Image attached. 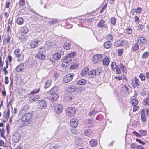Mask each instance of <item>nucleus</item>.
<instances>
[{"mask_svg":"<svg viewBox=\"0 0 149 149\" xmlns=\"http://www.w3.org/2000/svg\"><path fill=\"white\" fill-rule=\"evenodd\" d=\"M133 106V111L134 112L136 111L139 108V107L137 106V105Z\"/></svg>","mask_w":149,"mask_h":149,"instance_id":"nucleus-61","label":"nucleus"},{"mask_svg":"<svg viewBox=\"0 0 149 149\" xmlns=\"http://www.w3.org/2000/svg\"><path fill=\"white\" fill-rule=\"evenodd\" d=\"M78 123V121L75 118H72L70 120V125L73 127L75 128L76 127Z\"/></svg>","mask_w":149,"mask_h":149,"instance_id":"nucleus-12","label":"nucleus"},{"mask_svg":"<svg viewBox=\"0 0 149 149\" xmlns=\"http://www.w3.org/2000/svg\"><path fill=\"white\" fill-rule=\"evenodd\" d=\"M89 70V69L88 67H86L82 69L81 74L82 76H84L87 74Z\"/></svg>","mask_w":149,"mask_h":149,"instance_id":"nucleus-21","label":"nucleus"},{"mask_svg":"<svg viewBox=\"0 0 149 149\" xmlns=\"http://www.w3.org/2000/svg\"><path fill=\"white\" fill-rule=\"evenodd\" d=\"M71 45L69 43L66 42L64 44L63 47L64 49L66 50H68L70 48Z\"/></svg>","mask_w":149,"mask_h":149,"instance_id":"nucleus-42","label":"nucleus"},{"mask_svg":"<svg viewBox=\"0 0 149 149\" xmlns=\"http://www.w3.org/2000/svg\"><path fill=\"white\" fill-rule=\"evenodd\" d=\"M61 56V54L57 52L53 54L52 57L54 60H58L60 59Z\"/></svg>","mask_w":149,"mask_h":149,"instance_id":"nucleus-27","label":"nucleus"},{"mask_svg":"<svg viewBox=\"0 0 149 149\" xmlns=\"http://www.w3.org/2000/svg\"><path fill=\"white\" fill-rule=\"evenodd\" d=\"M58 91V87L56 86H54L49 91V93L50 94H55Z\"/></svg>","mask_w":149,"mask_h":149,"instance_id":"nucleus-29","label":"nucleus"},{"mask_svg":"<svg viewBox=\"0 0 149 149\" xmlns=\"http://www.w3.org/2000/svg\"><path fill=\"white\" fill-rule=\"evenodd\" d=\"M40 88L35 89L31 91L30 92V94H35L38 93L40 91Z\"/></svg>","mask_w":149,"mask_h":149,"instance_id":"nucleus-50","label":"nucleus"},{"mask_svg":"<svg viewBox=\"0 0 149 149\" xmlns=\"http://www.w3.org/2000/svg\"><path fill=\"white\" fill-rule=\"evenodd\" d=\"M93 134L92 131L90 129H88L84 131V134L87 136H91Z\"/></svg>","mask_w":149,"mask_h":149,"instance_id":"nucleus-34","label":"nucleus"},{"mask_svg":"<svg viewBox=\"0 0 149 149\" xmlns=\"http://www.w3.org/2000/svg\"><path fill=\"white\" fill-rule=\"evenodd\" d=\"M139 78L142 81H144L145 80L146 77L145 75L143 73H140L139 76Z\"/></svg>","mask_w":149,"mask_h":149,"instance_id":"nucleus-57","label":"nucleus"},{"mask_svg":"<svg viewBox=\"0 0 149 149\" xmlns=\"http://www.w3.org/2000/svg\"><path fill=\"white\" fill-rule=\"evenodd\" d=\"M123 52V49H120L118 50V55L120 56L122 54Z\"/></svg>","mask_w":149,"mask_h":149,"instance_id":"nucleus-62","label":"nucleus"},{"mask_svg":"<svg viewBox=\"0 0 149 149\" xmlns=\"http://www.w3.org/2000/svg\"><path fill=\"white\" fill-rule=\"evenodd\" d=\"M135 84L138 87L139 86L140 84V82L138 79L136 78V77L134 78Z\"/></svg>","mask_w":149,"mask_h":149,"instance_id":"nucleus-51","label":"nucleus"},{"mask_svg":"<svg viewBox=\"0 0 149 149\" xmlns=\"http://www.w3.org/2000/svg\"><path fill=\"white\" fill-rule=\"evenodd\" d=\"M114 78L117 80H121L122 79V77L120 75H116L114 77Z\"/></svg>","mask_w":149,"mask_h":149,"instance_id":"nucleus-63","label":"nucleus"},{"mask_svg":"<svg viewBox=\"0 0 149 149\" xmlns=\"http://www.w3.org/2000/svg\"><path fill=\"white\" fill-rule=\"evenodd\" d=\"M24 67V64L22 63L20 64L16 67L15 69L17 71L19 72L23 70Z\"/></svg>","mask_w":149,"mask_h":149,"instance_id":"nucleus-30","label":"nucleus"},{"mask_svg":"<svg viewBox=\"0 0 149 149\" xmlns=\"http://www.w3.org/2000/svg\"><path fill=\"white\" fill-rule=\"evenodd\" d=\"M130 103L132 106L137 105L138 103V100L135 98L132 99L130 101Z\"/></svg>","mask_w":149,"mask_h":149,"instance_id":"nucleus-33","label":"nucleus"},{"mask_svg":"<svg viewBox=\"0 0 149 149\" xmlns=\"http://www.w3.org/2000/svg\"><path fill=\"white\" fill-rule=\"evenodd\" d=\"M89 143L91 147H95L97 145V141L96 139H93L90 141Z\"/></svg>","mask_w":149,"mask_h":149,"instance_id":"nucleus-19","label":"nucleus"},{"mask_svg":"<svg viewBox=\"0 0 149 149\" xmlns=\"http://www.w3.org/2000/svg\"><path fill=\"white\" fill-rule=\"evenodd\" d=\"M126 31L127 33L129 34H131L133 32L132 29L129 27L126 28Z\"/></svg>","mask_w":149,"mask_h":149,"instance_id":"nucleus-52","label":"nucleus"},{"mask_svg":"<svg viewBox=\"0 0 149 149\" xmlns=\"http://www.w3.org/2000/svg\"><path fill=\"white\" fill-rule=\"evenodd\" d=\"M38 107L39 109H42L45 108L47 106V103L44 100L41 99L38 101Z\"/></svg>","mask_w":149,"mask_h":149,"instance_id":"nucleus-7","label":"nucleus"},{"mask_svg":"<svg viewBox=\"0 0 149 149\" xmlns=\"http://www.w3.org/2000/svg\"><path fill=\"white\" fill-rule=\"evenodd\" d=\"M38 53L45 54L46 53V49L43 46H40L38 48Z\"/></svg>","mask_w":149,"mask_h":149,"instance_id":"nucleus-22","label":"nucleus"},{"mask_svg":"<svg viewBox=\"0 0 149 149\" xmlns=\"http://www.w3.org/2000/svg\"><path fill=\"white\" fill-rule=\"evenodd\" d=\"M110 59L109 57L106 56L102 60L103 64L104 65L108 66L110 62Z\"/></svg>","mask_w":149,"mask_h":149,"instance_id":"nucleus-17","label":"nucleus"},{"mask_svg":"<svg viewBox=\"0 0 149 149\" xmlns=\"http://www.w3.org/2000/svg\"><path fill=\"white\" fill-rule=\"evenodd\" d=\"M10 37L9 35L7 36V37H5L3 40V43L4 44L6 45L9 43L10 40Z\"/></svg>","mask_w":149,"mask_h":149,"instance_id":"nucleus-32","label":"nucleus"},{"mask_svg":"<svg viewBox=\"0 0 149 149\" xmlns=\"http://www.w3.org/2000/svg\"><path fill=\"white\" fill-rule=\"evenodd\" d=\"M139 132L140 133L141 136H144L147 134V132L146 130H139Z\"/></svg>","mask_w":149,"mask_h":149,"instance_id":"nucleus-43","label":"nucleus"},{"mask_svg":"<svg viewBox=\"0 0 149 149\" xmlns=\"http://www.w3.org/2000/svg\"><path fill=\"white\" fill-rule=\"evenodd\" d=\"M86 83V81L84 79H82L78 81L77 84L82 85L85 84Z\"/></svg>","mask_w":149,"mask_h":149,"instance_id":"nucleus-39","label":"nucleus"},{"mask_svg":"<svg viewBox=\"0 0 149 149\" xmlns=\"http://www.w3.org/2000/svg\"><path fill=\"white\" fill-rule=\"evenodd\" d=\"M134 18L135 22L136 23L139 24V17L136 15H135Z\"/></svg>","mask_w":149,"mask_h":149,"instance_id":"nucleus-64","label":"nucleus"},{"mask_svg":"<svg viewBox=\"0 0 149 149\" xmlns=\"http://www.w3.org/2000/svg\"><path fill=\"white\" fill-rule=\"evenodd\" d=\"M39 43V41L38 40H32L30 42V45L31 48H34L38 46Z\"/></svg>","mask_w":149,"mask_h":149,"instance_id":"nucleus-10","label":"nucleus"},{"mask_svg":"<svg viewBox=\"0 0 149 149\" xmlns=\"http://www.w3.org/2000/svg\"><path fill=\"white\" fill-rule=\"evenodd\" d=\"M102 57L103 56L102 54H95L93 56L92 61L94 64L98 63L101 61Z\"/></svg>","mask_w":149,"mask_h":149,"instance_id":"nucleus-4","label":"nucleus"},{"mask_svg":"<svg viewBox=\"0 0 149 149\" xmlns=\"http://www.w3.org/2000/svg\"><path fill=\"white\" fill-rule=\"evenodd\" d=\"M50 95H51L50 99L53 102L56 101L59 97V95L57 93Z\"/></svg>","mask_w":149,"mask_h":149,"instance_id":"nucleus-20","label":"nucleus"},{"mask_svg":"<svg viewBox=\"0 0 149 149\" xmlns=\"http://www.w3.org/2000/svg\"><path fill=\"white\" fill-rule=\"evenodd\" d=\"M96 74V69H93L88 73V75L90 77L92 78L95 76Z\"/></svg>","mask_w":149,"mask_h":149,"instance_id":"nucleus-23","label":"nucleus"},{"mask_svg":"<svg viewBox=\"0 0 149 149\" xmlns=\"http://www.w3.org/2000/svg\"><path fill=\"white\" fill-rule=\"evenodd\" d=\"M40 98V96L38 95H32L29 97V100L31 102L37 101Z\"/></svg>","mask_w":149,"mask_h":149,"instance_id":"nucleus-11","label":"nucleus"},{"mask_svg":"<svg viewBox=\"0 0 149 149\" xmlns=\"http://www.w3.org/2000/svg\"><path fill=\"white\" fill-rule=\"evenodd\" d=\"M116 19L114 17H112L111 19V24L113 25L114 26L116 23Z\"/></svg>","mask_w":149,"mask_h":149,"instance_id":"nucleus-48","label":"nucleus"},{"mask_svg":"<svg viewBox=\"0 0 149 149\" xmlns=\"http://www.w3.org/2000/svg\"><path fill=\"white\" fill-rule=\"evenodd\" d=\"M73 61V62H71V63H72L71 64L72 65L70 67V68L71 69H75L77 68L79 66L78 62L77 61V59H74Z\"/></svg>","mask_w":149,"mask_h":149,"instance_id":"nucleus-15","label":"nucleus"},{"mask_svg":"<svg viewBox=\"0 0 149 149\" xmlns=\"http://www.w3.org/2000/svg\"><path fill=\"white\" fill-rule=\"evenodd\" d=\"M149 56V52H146L143 53L141 56L142 58H147Z\"/></svg>","mask_w":149,"mask_h":149,"instance_id":"nucleus-44","label":"nucleus"},{"mask_svg":"<svg viewBox=\"0 0 149 149\" xmlns=\"http://www.w3.org/2000/svg\"><path fill=\"white\" fill-rule=\"evenodd\" d=\"M33 114L31 112H28L22 115L21 118L22 124L19 127H22L26 125L30 124L32 123L33 120Z\"/></svg>","mask_w":149,"mask_h":149,"instance_id":"nucleus-1","label":"nucleus"},{"mask_svg":"<svg viewBox=\"0 0 149 149\" xmlns=\"http://www.w3.org/2000/svg\"><path fill=\"white\" fill-rule=\"evenodd\" d=\"M66 115L68 116H73L76 112V109L72 107L67 108L65 111Z\"/></svg>","mask_w":149,"mask_h":149,"instance_id":"nucleus-5","label":"nucleus"},{"mask_svg":"<svg viewBox=\"0 0 149 149\" xmlns=\"http://www.w3.org/2000/svg\"><path fill=\"white\" fill-rule=\"evenodd\" d=\"M139 41L143 44H144L147 42L146 39L143 36L139 37L137 39V41L139 42Z\"/></svg>","mask_w":149,"mask_h":149,"instance_id":"nucleus-26","label":"nucleus"},{"mask_svg":"<svg viewBox=\"0 0 149 149\" xmlns=\"http://www.w3.org/2000/svg\"><path fill=\"white\" fill-rule=\"evenodd\" d=\"M117 66L116 65V63L115 62H112L111 64V68L112 70L114 71L116 69V67Z\"/></svg>","mask_w":149,"mask_h":149,"instance_id":"nucleus-47","label":"nucleus"},{"mask_svg":"<svg viewBox=\"0 0 149 149\" xmlns=\"http://www.w3.org/2000/svg\"><path fill=\"white\" fill-rule=\"evenodd\" d=\"M105 22L103 19L100 20L97 23V26L99 27H103L104 25Z\"/></svg>","mask_w":149,"mask_h":149,"instance_id":"nucleus-36","label":"nucleus"},{"mask_svg":"<svg viewBox=\"0 0 149 149\" xmlns=\"http://www.w3.org/2000/svg\"><path fill=\"white\" fill-rule=\"evenodd\" d=\"M143 104L145 106L149 105V98H146L144 99L143 102Z\"/></svg>","mask_w":149,"mask_h":149,"instance_id":"nucleus-38","label":"nucleus"},{"mask_svg":"<svg viewBox=\"0 0 149 149\" xmlns=\"http://www.w3.org/2000/svg\"><path fill=\"white\" fill-rule=\"evenodd\" d=\"M51 81L50 80H48L45 83L44 88H47L50 86L51 85Z\"/></svg>","mask_w":149,"mask_h":149,"instance_id":"nucleus-45","label":"nucleus"},{"mask_svg":"<svg viewBox=\"0 0 149 149\" xmlns=\"http://www.w3.org/2000/svg\"><path fill=\"white\" fill-rule=\"evenodd\" d=\"M112 44L110 41L107 40L103 44V47L106 49L110 48L112 46Z\"/></svg>","mask_w":149,"mask_h":149,"instance_id":"nucleus-16","label":"nucleus"},{"mask_svg":"<svg viewBox=\"0 0 149 149\" xmlns=\"http://www.w3.org/2000/svg\"><path fill=\"white\" fill-rule=\"evenodd\" d=\"M29 29L27 26H24L21 27L19 32V33L20 34V38L22 39V37L24 36L23 38V39L24 38V39H26L27 36V35L25 36V35L27 33Z\"/></svg>","mask_w":149,"mask_h":149,"instance_id":"nucleus-2","label":"nucleus"},{"mask_svg":"<svg viewBox=\"0 0 149 149\" xmlns=\"http://www.w3.org/2000/svg\"><path fill=\"white\" fill-rule=\"evenodd\" d=\"M119 66L120 68L123 72L125 73H127V70L125 65H124L123 64L121 63L119 64Z\"/></svg>","mask_w":149,"mask_h":149,"instance_id":"nucleus-25","label":"nucleus"},{"mask_svg":"<svg viewBox=\"0 0 149 149\" xmlns=\"http://www.w3.org/2000/svg\"><path fill=\"white\" fill-rule=\"evenodd\" d=\"M77 55L76 53L75 52H72L68 54L67 58H72L75 56Z\"/></svg>","mask_w":149,"mask_h":149,"instance_id":"nucleus-37","label":"nucleus"},{"mask_svg":"<svg viewBox=\"0 0 149 149\" xmlns=\"http://www.w3.org/2000/svg\"><path fill=\"white\" fill-rule=\"evenodd\" d=\"M10 111L9 109H8L6 111L4 112L3 117L4 119L3 120V121L5 123L6 121H8V119L9 118Z\"/></svg>","mask_w":149,"mask_h":149,"instance_id":"nucleus-13","label":"nucleus"},{"mask_svg":"<svg viewBox=\"0 0 149 149\" xmlns=\"http://www.w3.org/2000/svg\"><path fill=\"white\" fill-rule=\"evenodd\" d=\"M5 129L4 128L0 129V136L1 137L5 138Z\"/></svg>","mask_w":149,"mask_h":149,"instance_id":"nucleus-46","label":"nucleus"},{"mask_svg":"<svg viewBox=\"0 0 149 149\" xmlns=\"http://www.w3.org/2000/svg\"><path fill=\"white\" fill-rule=\"evenodd\" d=\"M74 74L73 73H69L63 77V81L65 83L70 81L73 79Z\"/></svg>","mask_w":149,"mask_h":149,"instance_id":"nucleus-6","label":"nucleus"},{"mask_svg":"<svg viewBox=\"0 0 149 149\" xmlns=\"http://www.w3.org/2000/svg\"><path fill=\"white\" fill-rule=\"evenodd\" d=\"M116 73L119 74L121 73V71L120 70V68L118 67V65H117V66L116 67Z\"/></svg>","mask_w":149,"mask_h":149,"instance_id":"nucleus-59","label":"nucleus"},{"mask_svg":"<svg viewBox=\"0 0 149 149\" xmlns=\"http://www.w3.org/2000/svg\"><path fill=\"white\" fill-rule=\"evenodd\" d=\"M21 136L18 133H15L13 135L12 140L13 143H17L19 142L21 138Z\"/></svg>","mask_w":149,"mask_h":149,"instance_id":"nucleus-8","label":"nucleus"},{"mask_svg":"<svg viewBox=\"0 0 149 149\" xmlns=\"http://www.w3.org/2000/svg\"><path fill=\"white\" fill-rule=\"evenodd\" d=\"M140 113L142 121L143 122H146L147 120V118L146 116L145 113H146L147 116H149V109H143L141 110Z\"/></svg>","mask_w":149,"mask_h":149,"instance_id":"nucleus-3","label":"nucleus"},{"mask_svg":"<svg viewBox=\"0 0 149 149\" xmlns=\"http://www.w3.org/2000/svg\"><path fill=\"white\" fill-rule=\"evenodd\" d=\"M139 46L137 43L134 44L132 46V49L133 51H136L139 49Z\"/></svg>","mask_w":149,"mask_h":149,"instance_id":"nucleus-41","label":"nucleus"},{"mask_svg":"<svg viewBox=\"0 0 149 149\" xmlns=\"http://www.w3.org/2000/svg\"><path fill=\"white\" fill-rule=\"evenodd\" d=\"M19 4L20 7L24 6L25 4V0H19Z\"/></svg>","mask_w":149,"mask_h":149,"instance_id":"nucleus-55","label":"nucleus"},{"mask_svg":"<svg viewBox=\"0 0 149 149\" xmlns=\"http://www.w3.org/2000/svg\"><path fill=\"white\" fill-rule=\"evenodd\" d=\"M122 90L124 93H126L127 92H128L129 89L126 85H124L123 87H122Z\"/></svg>","mask_w":149,"mask_h":149,"instance_id":"nucleus-49","label":"nucleus"},{"mask_svg":"<svg viewBox=\"0 0 149 149\" xmlns=\"http://www.w3.org/2000/svg\"><path fill=\"white\" fill-rule=\"evenodd\" d=\"M18 94L20 96H23L24 94L26 93L25 90L23 88L19 89L18 91Z\"/></svg>","mask_w":149,"mask_h":149,"instance_id":"nucleus-31","label":"nucleus"},{"mask_svg":"<svg viewBox=\"0 0 149 149\" xmlns=\"http://www.w3.org/2000/svg\"><path fill=\"white\" fill-rule=\"evenodd\" d=\"M120 46H123L128 44V42L127 41H124L123 40H120Z\"/></svg>","mask_w":149,"mask_h":149,"instance_id":"nucleus-53","label":"nucleus"},{"mask_svg":"<svg viewBox=\"0 0 149 149\" xmlns=\"http://www.w3.org/2000/svg\"><path fill=\"white\" fill-rule=\"evenodd\" d=\"M72 98V95L66 94L64 95V98L65 100L68 102L69 101L71 100Z\"/></svg>","mask_w":149,"mask_h":149,"instance_id":"nucleus-35","label":"nucleus"},{"mask_svg":"<svg viewBox=\"0 0 149 149\" xmlns=\"http://www.w3.org/2000/svg\"><path fill=\"white\" fill-rule=\"evenodd\" d=\"M16 22L19 25H22L24 22V20L22 17H19L17 19Z\"/></svg>","mask_w":149,"mask_h":149,"instance_id":"nucleus-28","label":"nucleus"},{"mask_svg":"<svg viewBox=\"0 0 149 149\" xmlns=\"http://www.w3.org/2000/svg\"><path fill=\"white\" fill-rule=\"evenodd\" d=\"M36 57L40 60H44L46 57L45 54L37 53L36 55Z\"/></svg>","mask_w":149,"mask_h":149,"instance_id":"nucleus-24","label":"nucleus"},{"mask_svg":"<svg viewBox=\"0 0 149 149\" xmlns=\"http://www.w3.org/2000/svg\"><path fill=\"white\" fill-rule=\"evenodd\" d=\"M72 60H66L65 61H63L61 64L62 66L64 68H66L69 66L72 63H71V61Z\"/></svg>","mask_w":149,"mask_h":149,"instance_id":"nucleus-14","label":"nucleus"},{"mask_svg":"<svg viewBox=\"0 0 149 149\" xmlns=\"http://www.w3.org/2000/svg\"><path fill=\"white\" fill-rule=\"evenodd\" d=\"M4 64V61L3 60H2V58L1 56H0V68H3Z\"/></svg>","mask_w":149,"mask_h":149,"instance_id":"nucleus-54","label":"nucleus"},{"mask_svg":"<svg viewBox=\"0 0 149 149\" xmlns=\"http://www.w3.org/2000/svg\"><path fill=\"white\" fill-rule=\"evenodd\" d=\"M20 50L19 48L16 49L14 51V53L15 55V57L18 58V60L20 61L22 60H20L19 58L21 56V54H20Z\"/></svg>","mask_w":149,"mask_h":149,"instance_id":"nucleus-18","label":"nucleus"},{"mask_svg":"<svg viewBox=\"0 0 149 149\" xmlns=\"http://www.w3.org/2000/svg\"><path fill=\"white\" fill-rule=\"evenodd\" d=\"M144 28L143 26L141 24H139L137 26V29L139 31H141Z\"/></svg>","mask_w":149,"mask_h":149,"instance_id":"nucleus-56","label":"nucleus"},{"mask_svg":"<svg viewBox=\"0 0 149 149\" xmlns=\"http://www.w3.org/2000/svg\"><path fill=\"white\" fill-rule=\"evenodd\" d=\"M113 35L112 33H110L107 34L106 36L107 40L109 41L112 40L113 39Z\"/></svg>","mask_w":149,"mask_h":149,"instance_id":"nucleus-40","label":"nucleus"},{"mask_svg":"<svg viewBox=\"0 0 149 149\" xmlns=\"http://www.w3.org/2000/svg\"><path fill=\"white\" fill-rule=\"evenodd\" d=\"M53 110L56 113H60L63 110V106L60 104H57L54 106Z\"/></svg>","mask_w":149,"mask_h":149,"instance_id":"nucleus-9","label":"nucleus"},{"mask_svg":"<svg viewBox=\"0 0 149 149\" xmlns=\"http://www.w3.org/2000/svg\"><path fill=\"white\" fill-rule=\"evenodd\" d=\"M133 133L134 135H135L137 137L141 138V135L138 133V132H136L135 131H134L133 132Z\"/></svg>","mask_w":149,"mask_h":149,"instance_id":"nucleus-60","label":"nucleus"},{"mask_svg":"<svg viewBox=\"0 0 149 149\" xmlns=\"http://www.w3.org/2000/svg\"><path fill=\"white\" fill-rule=\"evenodd\" d=\"M142 10V8L140 7H137L136 9H135V12L138 13V14L140 13Z\"/></svg>","mask_w":149,"mask_h":149,"instance_id":"nucleus-58","label":"nucleus"}]
</instances>
